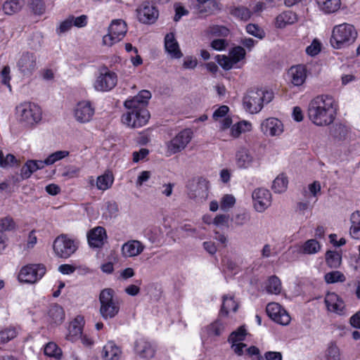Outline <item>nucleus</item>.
Wrapping results in <instances>:
<instances>
[{
  "label": "nucleus",
  "instance_id": "6",
  "mask_svg": "<svg viewBox=\"0 0 360 360\" xmlns=\"http://www.w3.org/2000/svg\"><path fill=\"white\" fill-rule=\"evenodd\" d=\"M17 115L20 121L27 126L39 123L42 117L41 108L31 102H24L16 107Z\"/></svg>",
  "mask_w": 360,
  "mask_h": 360
},
{
  "label": "nucleus",
  "instance_id": "19",
  "mask_svg": "<svg viewBox=\"0 0 360 360\" xmlns=\"http://www.w3.org/2000/svg\"><path fill=\"white\" fill-rule=\"evenodd\" d=\"M260 128L264 134L271 136H279L283 131L282 122L274 117L264 120L262 122Z\"/></svg>",
  "mask_w": 360,
  "mask_h": 360
},
{
  "label": "nucleus",
  "instance_id": "9",
  "mask_svg": "<svg viewBox=\"0 0 360 360\" xmlns=\"http://www.w3.org/2000/svg\"><path fill=\"white\" fill-rule=\"evenodd\" d=\"M46 273V267L41 264H33L23 266L19 273L18 280L21 283H34Z\"/></svg>",
  "mask_w": 360,
  "mask_h": 360
},
{
  "label": "nucleus",
  "instance_id": "16",
  "mask_svg": "<svg viewBox=\"0 0 360 360\" xmlns=\"http://www.w3.org/2000/svg\"><path fill=\"white\" fill-rule=\"evenodd\" d=\"M137 18L144 24H153L158 18L159 12L156 8L148 2L142 4L137 9Z\"/></svg>",
  "mask_w": 360,
  "mask_h": 360
},
{
  "label": "nucleus",
  "instance_id": "58",
  "mask_svg": "<svg viewBox=\"0 0 360 360\" xmlns=\"http://www.w3.org/2000/svg\"><path fill=\"white\" fill-rule=\"evenodd\" d=\"M212 34L219 37H226L229 34V30L224 26L214 25L210 27Z\"/></svg>",
  "mask_w": 360,
  "mask_h": 360
},
{
  "label": "nucleus",
  "instance_id": "17",
  "mask_svg": "<svg viewBox=\"0 0 360 360\" xmlns=\"http://www.w3.org/2000/svg\"><path fill=\"white\" fill-rule=\"evenodd\" d=\"M95 112L94 108L88 101L79 102L74 110L75 120L80 123L89 122L93 117Z\"/></svg>",
  "mask_w": 360,
  "mask_h": 360
},
{
  "label": "nucleus",
  "instance_id": "2",
  "mask_svg": "<svg viewBox=\"0 0 360 360\" xmlns=\"http://www.w3.org/2000/svg\"><path fill=\"white\" fill-rule=\"evenodd\" d=\"M338 105L329 95H320L313 98L308 105V117L316 126L330 125L337 115Z\"/></svg>",
  "mask_w": 360,
  "mask_h": 360
},
{
  "label": "nucleus",
  "instance_id": "31",
  "mask_svg": "<svg viewBox=\"0 0 360 360\" xmlns=\"http://www.w3.org/2000/svg\"><path fill=\"white\" fill-rule=\"evenodd\" d=\"M209 182L203 178H199L196 188L193 190V195L200 200H205L208 195Z\"/></svg>",
  "mask_w": 360,
  "mask_h": 360
},
{
  "label": "nucleus",
  "instance_id": "46",
  "mask_svg": "<svg viewBox=\"0 0 360 360\" xmlns=\"http://www.w3.org/2000/svg\"><path fill=\"white\" fill-rule=\"evenodd\" d=\"M245 54V50L240 46H235L229 51V56L235 64L243 60Z\"/></svg>",
  "mask_w": 360,
  "mask_h": 360
},
{
  "label": "nucleus",
  "instance_id": "52",
  "mask_svg": "<svg viewBox=\"0 0 360 360\" xmlns=\"http://www.w3.org/2000/svg\"><path fill=\"white\" fill-rule=\"evenodd\" d=\"M236 203V199L233 195L231 194L224 195L220 202V207L224 211H227Z\"/></svg>",
  "mask_w": 360,
  "mask_h": 360
},
{
  "label": "nucleus",
  "instance_id": "11",
  "mask_svg": "<svg viewBox=\"0 0 360 360\" xmlns=\"http://www.w3.org/2000/svg\"><path fill=\"white\" fill-rule=\"evenodd\" d=\"M191 139L192 132L190 129H184L180 131L167 143V156H170L184 150Z\"/></svg>",
  "mask_w": 360,
  "mask_h": 360
},
{
  "label": "nucleus",
  "instance_id": "60",
  "mask_svg": "<svg viewBox=\"0 0 360 360\" xmlns=\"http://www.w3.org/2000/svg\"><path fill=\"white\" fill-rule=\"evenodd\" d=\"M73 26L72 18L69 16L67 19L60 22L58 28L57 29V33L62 34L69 31Z\"/></svg>",
  "mask_w": 360,
  "mask_h": 360
},
{
  "label": "nucleus",
  "instance_id": "41",
  "mask_svg": "<svg viewBox=\"0 0 360 360\" xmlns=\"http://www.w3.org/2000/svg\"><path fill=\"white\" fill-rule=\"evenodd\" d=\"M348 133L346 126L342 124H336L330 129V134L337 140H342L345 139Z\"/></svg>",
  "mask_w": 360,
  "mask_h": 360
},
{
  "label": "nucleus",
  "instance_id": "35",
  "mask_svg": "<svg viewBox=\"0 0 360 360\" xmlns=\"http://www.w3.org/2000/svg\"><path fill=\"white\" fill-rule=\"evenodd\" d=\"M238 305L232 297L224 295L223 297V302L220 310V315L227 316L230 311L236 312Z\"/></svg>",
  "mask_w": 360,
  "mask_h": 360
},
{
  "label": "nucleus",
  "instance_id": "3",
  "mask_svg": "<svg viewBox=\"0 0 360 360\" xmlns=\"http://www.w3.org/2000/svg\"><path fill=\"white\" fill-rule=\"evenodd\" d=\"M356 37L355 27L352 25L342 23L333 27L330 44L334 49H340L353 44Z\"/></svg>",
  "mask_w": 360,
  "mask_h": 360
},
{
  "label": "nucleus",
  "instance_id": "47",
  "mask_svg": "<svg viewBox=\"0 0 360 360\" xmlns=\"http://www.w3.org/2000/svg\"><path fill=\"white\" fill-rule=\"evenodd\" d=\"M15 229V223L13 218L7 216L0 219V232L11 231Z\"/></svg>",
  "mask_w": 360,
  "mask_h": 360
},
{
  "label": "nucleus",
  "instance_id": "42",
  "mask_svg": "<svg viewBox=\"0 0 360 360\" xmlns=\"http://www.w3.org/2000/svg\"><path fill=\"white\" fill-rule=\"evenodd\" d=\"M288 184V181L287 177L281 174L278 176L273 181L272 189L275 193H281L285 191Z\"/></svg>",
  "mask_w": 360,
  "mask_h": 360
},
{
  "label": "nucleus",
  "instance_id": "36",
  "mask_svg": "<svg viewBox=\"0 0 360 360\" xmlns=\"http://www.w3.org/2000/svg\"><path fill=\"white\" fill-rule=\"evenodd\" d=\"M49 316L54 323L60 324L65 319V312L60 305L55 304L50 308Z\"/></svg>",
  "mask_w": 360,
  "mask_h": 360
},
{
  "label": "nucleus",
  "instance_id": "56",
  "mask_svg": "<svg viewBox=\"0 0 360 360\" xmlns=\"http://www.w3.org/2000/svg\"><path fill=\"white\" fill-rule=\"evenodd\" d=\"M217 60L219 65L224 70H231L235 63L232 61L231 58L226 56H217Z\"/></svg>",
  "mask_w": 360,
  "mask_h": 360
},
{
  "label": "nucleus",
  "instance_id": "48",
  "mask_svg": "<svg viewBox=\"0 0 360 360\" xmlns=\"http://www.w3.org/2000/svg\"><path fill=\"white\" fill-rule=\"evenodd\" d=\"M327 360H340V352L338 347L333 342H330L326 352Z\"/></svg>",
  "mask_w": 360,
  "mask_h": 360
},
{
  "label": "nucleus",
  "instance_id": "64",
  "mask_svg": "<svg viewBox=\"0 0 360 360\" xmlns=\"http://www.w3.org/2000/svg\"><path fill=\"white\" fill-rule=\"evenodd\" d=\"M263 360H283V355L280 352L269 351L264 353Z\"/></svg>",
  "mask_w": 360,
  "mask_h": 360
},
{
  "label": "nucleus",
  "instance_id": "33",
  "mask_svg": "<svg viewBox=\"0 0 360 360\" xmlns=\"http://www.w3.org/2000/svg\"><path fill=\"white\" fill-rule=\"evenodd\" d=\"M24 0H6L3 4V11L6 15H13L22 8Z\"/></svg>",
  "mask_w": 360,
  "mask_h": 360
},
{
  "label": "nucleus",
  "instance_id": "54",
  "mask_svg": "<svg viewBox=\"0 0 360 360\" xmlns=\"http://www.w3.org/2000/svg\"><path fill=\"white\" fill-rule=\"evenodd\" d=\"M245 335V329L243 327H240L237 330L231 333L228 340L230 342L236 343L244 340Z\"/></svg>",
  "mask_w": 360,
  "mask_h": 360
},
{
  "label": "nucleus",
  "instance_id": "53",
  "mask_svg": "<svg viewBox=\"0 0 360 360\" xmlns=\"http://www.w3.org/2000/svg\"><path fill=\"white\" fill-rule=\"evenodd\" d=\"M17 333L14 328H6L0 332V343H6L16 337Z\"/></svg>",
  "mask_w": 360,
  "mask_h": 360
},
{
  "label": "nucleus",
  "instance_id": "5",
  "mask_svg": "<svg viewBox=\"0 0 360 360\" xmlns=\"http://www.w3.org/2000/svg\"><path fill=\"white\" fill-rule=\"evenodd\" d=\"M99 302L101 304L99 311L103 319H111L118 314L120 304L118 300L115 297V292L112 289L105 288L101 290Z\"/></svg>",
  "mask_w": 360,
  "mask_h": 360
},
{
  "label": "nucleus",
  "instance_id": "28",
  "mask_svg": "<svg viewBox=\"0 0 360 360\" xmlns=\"http://www.w3.org/2000/svg\"><path fill=\"white\" fill-rule=\"evenodd\" d=\"M121 355L120 349L112 341L108 342L103 348L102 358L105 360H117Z\"/></svg>",
  "mask_w": 360,
  "mask_h": 360
},
{
  "label": "nucleus",
  "instance_id": "27",
  "mask_svg": "<svg viewBox=\"0 0 360 360\" xmlns=\"http://www.w3.org/2000/svg\"><path fill=\"white\" fill-rule=\"evenodd\" d=\"M318 8L325 14L336 13L341 6V0H315Z\"/></svg>",
  "mask_w": 360,
  "mask_h": 360
},
{
  "label": "nucleus",
  "instance_id": "45",
  "mask_svg": "<svg viewBox=\"0 0 360 360\" xmlns=\"http://www.w3.org/2000/svg\"><path fill=\"white\" fill-rule=\"evenodd\" d=\"M245 30L249 34L259 39H262L265 37L264 30L258 25L249 23L246 25Z\"/></svg>",
  "mask_w": 360,
  "mask_h": 360
},
{
  "label": "nucleus",
  "instance_id": "59",
  "mask_svg": "<svg viewBox=\"0 0 360 360\" xmlns=\"http://www.w3.org/2000/svg\"><path fill=\"white\" fill-rule=\"evenodd\" d=\"M229 108L226 105H221L213 113L212 117L215 121H218L226 117Z\"/></svg>",
  "mask_w": 360,
  "mask_h": 360
},
{
  "label": "nucleus",
  "instance_id": "20",
  "mask_svg": "<svg viewBox=\"0 0 360 360\" xmlns=\"http://www.w3.org/2000/svg\"><path fill=\"white\" fill-rule=\"evenodd\" d=\"M288 75L290 82L294 86L302 85L307 76V70L304 65H297L292 66L288 72Z\"/></svg>",
  "mask_w": 360,
  "mask_h": 360
},
{
  "label": "nucleus",
  "instance_id": "14",
  "mask_svg": "<svg viewBox=\"0 0 360 360\" xmlns=\"http://www.w3.org/2000/svg\"><path fill=\"white\" fill-rule=\"evenodd\" d=\"M253 206L257 212H262L271 204V194L270 191L264 188L254 190L252 194Z\"/></svg>",
  "mask_w": 360,
  "mask_h": 360
},
{
  "label": "nucleus",
  "instance_id": "62",
  "mask_svg": "<svg viewBox=\"0 0 360 360\" xmlns=\"http://www.w3.org/2000/svg\"><path fill=\"white\" fill-rule=\"evenodd\" d=\"M229 220V214H219L214 219V224L218 226H228Z\"/></svg>",
  "mask_w": 360,
  "mask_h": 360
},
{
  "label": "nucleus",
  "instance_id": "26",
  "mask_svg": "<svg viewBox=\"0 0 360 360\" xmlns=\"http://www.w3.org/2000/svg\"><path fill=\"white\" fill-rule=\"evenodd\" d=\"M297 21L296 13L292 11H285L278 15L275 19V26L283 29L288 25H292Z\"/></svg>",
  "mask_w": 360,
  "mask_h": 360
},
{
  "label": "nucleus",
  "instance_id": "24",
  "mask_svg": "<svg viewBox=\"0 0 360 360\" xmlns=\"http://www.w3.org/2000/svg\"><path fill=\"white\" fill-rule=\"evenodd\" d=\"M165 48L167 53L173 58H180L183 56L173 33L166 34L165 37Z\"/></svg>",
  "mask_w": 360,
  "mask_h": 360
},
{
  "label": "nucleus",
  "instance_id": "43",
  "mask_svg": "<svg viewBox=\"0 0 360 360\" xmlns=\"http://www.w3.org/2000/svg\"><path fill=\"white\" fill-rule=\"evenodd\" d=\"M37 170L34 160H27L22 167L20 175L23 179H28L32 174Z\"/></svg>",
  "mask_w": 360,
  "mask_h": 360
},
{
  "label": "nucleus",
  "instance_id": "61",
  "mask_svg": "<svg viewBox=\"0 0 360 360\" xmlns=\"http://www.w3.org/2000/svg\"><path fill=\"white\" fill-rule=\"evenodd\" d=\"M1 82L4 85H6L9 90L11 91V86L10 84V68L8 66H5L2 71L1 72Z\"/></svg>",
  "mask_w": 360,
  "mask_h": 360
},
{
  "label": "nucleus",
  "instance_id": "25",
  "mask_svg": "<svg viewBox=\"0 0 360 360\" xmlns=\"http://www.w3.org/2000/svg\"><path fill=\"white\" fill-rule=\"evenodd\" d=\"M82 319L76 318L70 323L68 326V333L66 335V339L71 342H75L82 338Z\"/></svg>",
  "mask_w": 360,
  "mask_h": 360
},
{
  "label": "nucleus",
  "instance_id": "63",
  "mask_svg": "<svg viewBox=\"0 0 360 360\" xmlns=\"http://www.w3.org/2000/svg\"><path fill=\"white\" fill-rule=\"evenodd\" d=\"M70 18H72V22L74 26L77 27H83L86 25L87 23V16L85 15H82L79 17H74L73 15H70Z\"/></svg>",
  "mask_w": 360,
  "mask_h": 360
},
{
  "label": "nucleus",
  "instance_id": "8",
  "mask_svg": "<svg viewBox=\"0 0 360 360\" xmlns=\"http://www.w3.org/2000/svg\"><path fill=\"white\" fill-rule=\"evenodd\" d=\"M127 27L126 22L120 19L112 21L108 27V33L103 36V45L111 46L120 41L126 34Z\"/></svg>",
  "mask_w": 360,
  "mask_h": 360
},
{
  "label": "nucleus",
  "instance_id": "23",
  "mask_svg": "<svg viewBox=\"0 0 360 360\" xmlns=\"http://www.w3.org/2000/svg\"><path fill=\"white\" fill-rule=\"evenodd\" d=\"M254 157L249 149L241 147L236 153V162L238 167L247 169L252 166Z\"/></svg>",
  "mask_w": 360,
  "mask_h": 360
},
{
  "label": "nucleus",
  "instance_id": "44",
  "mask_svg": "<svg viewBox=\"0 0 360 360\" xmlns=\"http://www.w3.org/2000/svg\"><path fill=\"white\" fill-rule=\"evenodd\" d=\"M44 354L59 359L62 356V352L56 343L49 342L44 347Z\"/></svg>",
  "mask_w": 360,
  "mask_h": 360
},
{
  "label": "nucleus",
  "instance_id": "57",
  "mask_svg": "<svg viewBox=\"0 0 360 360\" xmlns=\"http://www.w3.org/2000/svg\"><path fill=\"white\" fill-rule=\"evenodd\" d=\"M30 8L37 15H41L45 11V5L42 0H31Z\"/></svg>",
  "mask_w": 360,
  "mask_h": 360
},
{
  "label": "nucleus",
  "instance_id": "22",
  "mask_svg": "<svg viewBox=\"0 0 360 360\" xmlns=\"http://www.w3.org/2000/svg\"><path fill=\"white\" fill-rule=\"evenodd\" d=\"M87 238L91 248H101L107 238L106 231L103 227L97 226L88 232Z\"/></svg>",
  "mask_w": 360,
  "mask_h": 360
},
{
  "label": "nucleus",
  "instance_id": "49",
  "mask_svg": "<svg viewBox=\"0 0 360 360\" xmlns=\"http://www.w3.org/2000/svg\"><path fill=\"white\" fill-rule=\"evenodd\" d=\"M17 162V159L13 155L7 154L4 156L2 150H0V167L4 168L13 167Z\"/></svg>",
  "mask_w": 360,
  "mask_h": 360
},
{
  "label": "nucleus",
  "instance_id": "15",
  "mask_svg": "<svg viewBox=\"0 0 360 360\" xmlns=\"http://www.w3.org/2000/svg\"><path fill=\"white\" fill-rule=\"evenodd\" d=\"M267 315L275 322L286 326L290 322L288 313L276 302L269 303L266 308Z\"/></svg>",
  "mask_w": 360,
  "mask_h": 360
},
{
  "label": "nucleus",
  "instance_id": "7",
  "mask_svg": "<svg viewBox=\"0 0 360 360\" xmlns=\"http://www.w3.org/2000/svg\"><path fill=\"white\" fill-rule=\"evenodd\" d=\"M53 248L58 257L68 258L77 250L78 245L73 239L61 234L55 239Z\"/></svg>",
  "mask_w": 360,
  "mask_h": 360
},
{
  "label": "nucleus",
  "instance_id": "50",
  "mask_svg": "<svg viewBox=\"0 0 360 360\" xmlns=\"http://www.w3.org/2000/svg\"><path fill=\"white\" fill-rule=\"evenodd\" d=\"M68 155L69 152L67 150H58L49 155L48 158L45 159V162L46 165H51L67 157Z\"/></svg>",
  "mask_w": 360,
  "mask_h": 360
},
{
  "label": "nucleus",
  "instance_id": "10",
  "mask_svg": "<svg viewBox=\"0 0 360 360\" xmlns=\"http://www.w3.org/2000/svg\"><path fill=\"white\" fill-rule=\"evenodd\" d=\"M17 68L22 76L31 77L38 68L37 56L32 52H23L17 61Z\"/></svg>",
  "mask_w": 360,
  "mask_h": 360
},
{
  "label": "nucleus",
  "instance_id": "39",
  "mask_svg": "<svg viewBox=\"0 0 360 360\" xmlns=\"http://www.w3.org/2000/svg\"><path fill=\"white\" fill-rule=\"evenodd\" d=\"M266 290L268 293L278 295L281 291V282L276 276H271L267 281Z\"/></svg>",
  "mask_w": 360,
  "mask_h": 360
},
{
  "label": "nucleus",
  "instance_id": "37",
  "mask_svg": "<svg viewBox=\"0 0 360 360\" xmlns=\"http://www.w3.org/2000/svg\"><path fill=\"white\" fill-rule=\"evenodd\" d=\"M252 125L247 121H240L233 124L231 127V136L233 138L238 137L242 133L251 130Z\"/></svg>",
  "mask_w": 360,
  "mask_h": 360
},
{
  "label": "nucleus",
  "instance_id": "1",
  "mask_svg": "<svg viewBox=\"0 0 360 360\" xmlns=\"http://www.w3.org/2000/svg\"><path fill=\"white\" fill-rule=\"evenodd\" d=\"M150 98L151 93L149 91L142 90L136 96L126 100L124 105L127 112L122 115V122L131 128L145 125L150 118L147 105Z\"/></svg>",
  "mask_w": 360,
  "mask_h": 360
},
{
  "label": "nucleus",
  "instance_id": "13",
  "mask_svg": "<svg viewBox=\"0 0 360 360\" xmlns=\"http://www.w3.org/2000/svg\"><path fill=\"white\" fill-rule=\"evenodd\" d=\"M321 245L316 239H309L301 245L290 247L285 255H292L291 259H295L299 255L316 254L321 250Z\"/></svg>",
  "mask_w": 360,
  "mask_h": 360
},
{
  "label": "nucleus",
  "instance_id": "4",
  "mask_svg": "<svg viewBox=\"0 0 360 360\" xmlns=\"http://www.w3.org/2000/svg\"><path fill=\"white\" fill-rule=\"evenodd\" d=\"M274 98L273 92L262 89H250L243 97L245 109L252 113L259 112L263 108L264 103H269Z\"/></svg>",
  "mask_w": 360,
  "mask_h": 360
},
{
  "label": "nucleus",
  "instance_id": "29",
  "mask_svg": "<svg viewBox=\"0 0 360 360\" xmlns=\"http://www.w3.org/2000/svg\"><path fill=\"white\" fill-rule=\"evenodd\" d=\"M325 302L329 311L339 314L342 312L345 307L343 301L335 293L328 295L325 300Z\"/></svg>",
  "mask_w": 360,
  "mask_h": 360
},
{
  "label": "nucleus",
  "instance_id": "51",
  "mask_svg": "<svg viewBox=\"0 0 360 360\" xmlns=\"http://www.w3.org/2000/svg\"><path fill=\"white\" fill-rule=\"evenodd\" d=\"M345 280V277L343 274L340 271H335L327 273L325 275V281L328 283H334L336 282H343Z\"/></svg>",
  "mask_w": 360,
  "mask_h": 360
},
{
  "label": "nucleus",
  "instance_id": "12",
  "mask_svg": "<svg viewBox=\"0 0 360 360\" xmlns=\"http://www.w3.org/2000/svg\"><path fill=\"white\" fill-rule=\"evenodd\" d=\"M117 83V76L114 72L104 68L96 77L94 87L98 91H108L112 89Z\"/></svg>",
  "mask_w": 360,
  "mask_h": 360
},
{
  "label": "nucleus",
  "instance_id": "34",
  "mask_svg": "<svg viewBox=\"0 0 360 360\" xmlns=\"http://www.w3.org/2000/svg\"><path fill=\"white\" fill-rule=\"evenodd\" d=\"M113 181V175L110 172H105L98 176L96 181V188L101 191H105L112 186Z\"/></svg>",
  "mask_w": 360,
  "mask_h": 360
},
{
  "label": "nucleus",
  "instance_id": "40",
  "mask_svg": "<svg viewBox=\"0 0 360 360\" xmlns=\"http://www.w3.org/2000/svg\"><path fill=\"white\" fill-rule=\"evenodd\" d=\"M341 254L337 251L329 250L326 254V262L330 268H338L341 264Z\"/></svg>",
  "mask_w": 360,
  "mask_h": 360
},
{
  "label": "nucleus",
  "instance_id": "38",
  "mask_svg": "<svg viewBox=\"0 0 360 360\" xmlns=\"http://www.w3.org/2000/svg\"><path fill=\"white\" fill-rule=\"evenodd\" d=\"M205 330L209 336H219L225 330V324L220 319H217L207 326Z\"/></svg>",
  "mask_w": 360,
  "mask_h": 360
},
{
  "label": "nucleus",
  "instance_id": "21",
  "mask_svg": "<svg viewBox=\"0 0 360 360\" xmlns=\"http://www.w3.org/2000/svg\"><path fill=\"white\" fill-rule=\"evenodd\" d=\"M145 250V245L138 240H130L124 243L121 248V253L124 257H134L139 255Z\"/></svg>",
  "mask_w": 360,
  "mask_h": 360
},
{
  "label": "nucleus",
  "instance_id": "55",
  "mask_svg": "<svg viewBox=\"0 0 360 360\" xmlns=\"http://www.w3.org/2000/svg\"><path fill=\"white\" fill-rule=\"evenodd\" d=\"M321 50V42L317 39H314L311 44L306 48V53L309 56H315L320 53Z\"/></svg>",
  "mask_w": 360,
  "mask_h": 360
},
{
  "label": "nucleus",
  "instance_id": "30",
  "mask_svg": "<svg viewBox=\"0 0 360 360\" xmlns=\"http://www.w3.org/2000/svg\"><path fill=\"white\" fill-rule=\"evenodd\" d=\"M229 13L238 20L248 21L250 19L252 13L244 6H231L229 7Z\"/></svg>",
  "mask_w": 360,
  "mask_h": 360
},
{
  "label": "nucleus",
  "instance_id": "32",
  "mask_svg": "<svg viewBox=\"0 0 360 360\" xmlns=\"http://www.w3.org/2000/svg\"><path fill=\"white\" fill-rule=\"evenodd\" d=\"M351 227L350 235L356 240H360V211L354 212L352 214L350 217Z\"/></svg>",
  "mask_w": 360,
  "mask_h": 360
},
{
  "label": "nucleus",
  "instance_id": "18",
  "mask_svg": "<svg viewBox=\"0 0 360 360\" xmlns=\"http://www.w3.org/2000/svg\"><path fill=\"white\" fill-rule=\"evenodd\" d=\"M134 352L141 359H150L155 356L156 349L151 342L141 338L134 342Z\"/></svg>",
  "mask_w": 360,
  "mask_h": 360
}]
</instances>
